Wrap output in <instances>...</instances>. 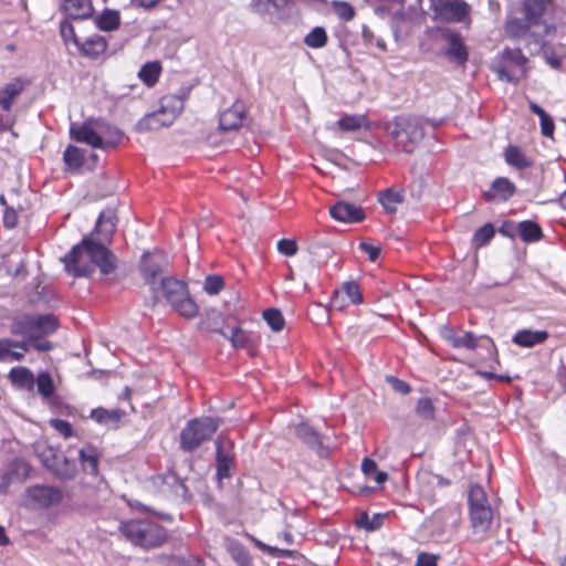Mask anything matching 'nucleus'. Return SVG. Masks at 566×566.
Masks as SVG:
<instances>
[{
  "label": "nucleus",
  "mask_w": 566,
  "mask_h": 566,
  "mask_svg": "<svg viewBox=\"0 0 566 566\" xmlns=\"http://www.w3.org/2000/svg\"><path fill=\"white\" fill-rule=\"evenodd\" d=\"M62 262L65 270L74 276H90L96 268L102 274L107 275L117 266L115 254L103 243L87 237L74 245Z\"/></svg>",
  "instance_id": "1"
},
{
  "label": "nucleus",
  "mask_w": 566,
  "mask_h": 566,
  "mask_svg": "<svg viewBox=\"0 0 566 566\" xmlns=\"http://www.w3.org/2000/svg\"><path fill=\"white\" fill-rule=\"evenodd\" d=\"M504 31L507 38L522 41L531 54H536L544 48L545 38L555 34L556 27L553 23L533 22L523 15L509 19Z\"/></svg>",
  "instance_id": "2"
},
{
  "label": "nucleus",
  "mask_w": 566,
  "mask_h": 566,
  "mask_svg": "<svg viewBox=\"0 0 566 566\" xmlns=\"http://www.w3.org/2000/svg\"><path fill=\"white\" fill-rule=\"evenodd\" d=\"M70 134L75 142L103 150L116 147L122 138L118 129L112 128L102 120H87L80 126L72 125Z\"/></svg>",
  "instance_id": "3"
},
{
  "label": "nucleus",
  "mask_w": 566,
  "mask_h": 566,
  "mask_svg": "<svg viewBox=\"0 0 566 566\" xmlns=\"http://www.w3.org/2000/svg\"><path fill=\"white\" fill-rule=\"evenodd\" d=\"M157 287L158 293L157 297L154 295L155 301H159L160 297H164L167 303L185 318H193L197 316L199 307L191 298L185 282L171 276L160 277Z\"/></svg>",
  "instance_id": "4"
},
{
  "label": "nucleus",
  "mask_w": 566,
  "mask_h": 566,
  "mask_svg": "<svg viewBox=\"0 0 566 566\" xmlns=\"http://www.w3.org/2000/svg\"><path fill=\"white\" fill-rule=\"evenodd\" d=\"M56 328L57 319L52 314L18 316L12 319L10 325L11 334L22 337L19 343L27 344V352L30 350L33 340L52 334Z\"/></svg>",
  "instance_id": "5"
},
{
  "label": "nucleus",
  "mask_w": 566,
  "mask_h": 566,
  "mask_svg": "<svg viewBox=\"0 0 566 566\" xmlns=\"http://www.w3.org/2000/svg\"><path fill=\"white\" fill-rule=\"evenodd\" d=\"M119 531L132 544L145 549L158 547L167 539L166 530L148 520L122 522Z\"/></svg>",
  "instance_id": "6"
},
{
  "label": "nucleus",
  "mask_w": 566,
  "mask_h": 566,
  "mask_svg": "<svg viewBox=\"0 0 566 566\" xmlns=\"http://www.w3.org/2000/svg\"><path fill=\"white\" fill-rule=\"evenodd\" d=\"M387 130L395 146L405 153H412L424 137L422 120L417 117H396L387 124Z\"/></svg>",
  "instance_id": "7"
},
{
  "label": "nucleus",
  "mask_w": 566,
  "mask_h": 566,
  "mask_svg": "<svg viewBox=\"0 0 566 566\" xmlns=\"http://www.w3.org/2000/svg\"><path fill=\"white\" fill-rule=\"evenodd\" d=\"M220 427V420L212 417L190 419L179 434V447L184 452L191 453L209 441Z\"/></svg>",
  "instance_id": "8"
},
{
  "label": "nucleus",
  "mask_w": 566,
  "mask_h": 566,
  "mask_svg": "<svg viewBox=\"0 0 566 566\" xmlns=\"http://www.w3.org/2000/svg\"><path fill=\"white\" fill-rule=\"evenodd\" d=\"M527 57L522 53L521 49H505L495 72L500 80L507 82H517L526 75Z\"/></svg>",
  "instance_id": "9"
},
{
  "label": "nucleus",
  "mask_w": 566,
  "mask_h": 566,
  "mask_svg": "<svg viewBox=\"0 0 566 566\" xmlns=\"http://www.w3.org/2000/svg\"><path fill=\"white\" fill-rule=\"evenodd\" d=\"M168 266V258L161 251H154L144 253L140 263V272L146 282L149 285L151 292L157 297L160 279L158 277L165 269Z\"/></svg>",
  "instance_id": "10"
},
{
  "label": "nucleus",
  "mask_w": 566,
  "mask_h": 566,
  "mask_svg": "<svg viewBox=\"0 0 566 566\" xmlns=\"http://www.w3.org/2000/svg\"><path fill=\"white\" fill-rule=\"evenodd\" d=\"M24 88L25 82L19 77L0 88V128L6 129L12 125L11 107Z\"/></svg>",
  "instance_id": "11"
},
{
  "label": "nucleus",
  "mask_w": 566,
  "mask_h": 566,
  "mask_svg": "<svg viewBox=\"0 0 566 566\" xmlns=\"http://www.w3.org/2000/svg\"><path fill=\"white\" fill-rule=\"evenodd\" d=\"M28 505L34 509H48L62 501V491L53 485H33L25 492Z\"/></svg>",
  "instance_id": "12"
},
{
  "label": "nucleus",
  "mask_w": 566,
  "mask_h": 566,
  "mask_svg": "<svg viewBox=\"0 0 566 566\" xmlns=\"http://www.w3.org/2000/svg\"><path fill=\"white\" fill-rule=\"evenodd\" d=\"M434 18L461 22L468 14V4L462 0H430Z\"/></svg>",
  "instance_id": "13"
},
{
  "label": "nucleus",
  "mask_w": 566,
  "mask_h": 566,
  "mask_svg": "<svg viewBox=\"0 0 566 566\" xmlns=\"http://www.w3.org/2000/svg\"><path fill=\"white\" fill-rule=\"evenodd\" d=\"M440 34L446 43L444 54L449 61L458 65H464L469 59V52L460 33L450 29H443Z\"/></svg>",
  "instance_id": "14"
},
{
  "label": "nucleus",
  "mask_w": 566,
  "mask_h": 566,
  "mask_svg": "<svg viewBox=\"0 0 566 566\" xmlns=\"http://www.w3.org/2000/svg\"><path fill=\"white\" fill-rule=\"evenodd\" d=\"M217 454L216 467L219 480L228 479L234 463L233 442L227 438L219 437L216 441Z\"/></svg>",
  "instance_id": "15"
},
{
  "label": "nucleus",
  "mask_w": 566,
  "mask_h": 566,
  "mask_svg": "<svg viewBox=\"0 0 566 566\" xmlns=\"http://www.w3.org/2000/svg\"><path fill=\"white\" fill-rule=\"evenodd\" d=\"M469 515L473 541L478 543L485 541L493 521L492 509L486 507L471 511Z\"/></svg>",
  "instance_id": "16"
},
{
  "label": "nucleus",
  "mask_w": 566,
  "mask_h": 566,
  "mask_svg": "<svg viewBox=\"0 0 566 566\" xmlns=\"http://www.w3.org/2000/svg\"><path fill=\"white\" fill-rule=\"evenodd\" d=\"M333 219L344 223L361 221L365 217L361 208L346 201H338L329 208Z\"/></svg>",
  "instance_id": "17"
},
{
  "label": "nucleus",
  "mask_w": 566,
  "mask_h": 566,
  "mask_svg": "<svg viewBox=\"0 0 566 566\" xmlns=\"http://www.w3.org/2000/svg\"><path fill=\"white\" fill-rule=\"evenodd\" d=\"M245 117V106L242 102H234L231 107L220 114L219 127L222 130H234L242 126Z\"/></svg>",
  "instance_id": "18"
},
{
  "label": "nucleus",
  "mask_w": 566,
  "mask_h": 566,
  "mask_svg": "<svg viewBox=\"0 0 566 566\" xmlns=\"http://www.w3.org/2000/svg\"><path fill=\"white\" fill-rule=\"evenodd\" d=\"M515 191L516 187L509 178L499 177L483 196L486 201H506L514 196Z\"/></svg>",
  "instance_id": "19"
},
{
  "label": "nucleus",
  "mask_w": 566,
  "mask_h": 566,
  "mask_svg": "<svg viewBox=\"0 0 566 566\" xmlns=\"http://www.w3.org/2000/svg\"><path fill=\"white\" fill-rule=\"evenodd\" d=\"M27 344L11 338H0V361H20L24 358Z\"/></svg>",
  "instance_id": "20"
},
{
  "label": "nucleus",
  "mask_w": 566,
  "mask_h": 566,
  "mask_svg": "<svg viewBox=\"0 0 566 566\" xmlns=\"http://www.w3.org/2000/svg\"><path fill=\"white\" fill-rule=\"evenodd\" d=\"M63 10L72 20L88 19L94 12L92 0H64Z\"/></svg>",
  "instance_id": "21"
},
{
  "label": "nucleus",
  "mask_w": 566,
  "mask_h": 566,
  "mask_svg": "<svg viewBox=\"0 0 566 566\" xmlns=\"http://www.w3.org/2000/svg\"><path fill=\"white\" fill-rule=\"evenodd\" d=\"M548 336L546 331L521 329L514 334L512 342L520 347L532 348L543 344Z\"/></svg>",
  "instance_id": "22"
},
{
  "label": "nucleus",
  "mask_w": 566,
  "mask_h": 566,
  "mask_svg": "<svg viewBox=\"0 0 566 566\" xmlns=\"http://www.w3.org/2000/svg\"><path fill=\"white\" fill-rule=\"evenodd\" d=\"M106 49L107 42L99 34L87 36L84 41L81 40L80 45L77 46L78 52L88 57H96L103 54Z\"/></svg>",
  "instance_id": "23"
},
{
  "label": "nucleus",
  "mask_w": 566,
  "mask_h": 566,
  "mask_svg": "<svg viewBox=\"0 0 566 566\" xmlns=\"http://www.w3.org/2000/svg\"><path fill=\"white\" fill-rule=\"evenodd\" d=\"M78 458L81 461L82 469L86 474H91L94 476L98 474L99 453L94 446L85 444L78 451Z\"/></svg>",
  "instance_id": "24"
},
{
  "label": "nucleus",
  "mask_w": 566,
  "mask_h": 566,
  "mask_svg": "<svg viewBox=\"0 0 566 566\" xmlns=\"http://www.w3.org/2000/svg\"><path fill=\"white\" fill-rule=\"evenodd\" d=\"M185 107V98L180 95H166L160 99L159 109L172 124Z\"/></svg>",
  "instance_id": "25"
},
{
  "label": "nucleus",
  "mask_w": 566,
  "mask_h": 566,
  "mask_svg": "<svg viewBox=\"0 0 566 566\" xmlns=\"http://www.w3.org/2000/svg\"><path fill=\"white\" fill-rule=\"evenodd\" d=\"M170 125V120H167L165 114L158 108L140 118L137 123V129L139 132L158 130Z\"/></svg>",
  "instance_id": "26"
},
{
  "label": "nucleus",
  "mask_w": 566,
  "mask_h": 566,
  "mask_svg": "<svg viewBox=\"0 0 566 566\" xmlns=\"http://www.w3.org/2000/svg\"><path fill=\"white\" fill-rule=\"evenodd\" d=\"M125 411L120 409L108 410L102 407L95 408L91 411V418L99 424L112 426L117 428L119 421L124 417Z\"/></svg>",
  "instance_id": "27"
},
{
  "label": "nucleus",
  "mask_w": 566,
  "mask_h": 566,
  "mask_svg": "<svg viewBox=\"0 0 566 566\" xmlns=\"http://www.w3.org/2000/svg\"><path fill=\"white\" fill-rule=\"evenodd\" d=\"M442 336L455 348L474 349L478 346V338L472 332L459 336L452 329L446 327Z\"/></svg>",
  "instance_id": "28"
},
{
  "label": "nucleus",
  "mask_w": 566,
  "mask_h": 566,
  "mask_svg": "<svg viewBox=\"0 0 566 566\" xmlns=\"http://www.w3.org/2000/svg\"><path fill=\"white\" fill-rule=\"evenodd\" d=\"M548 0H524L523 15L533 22L548 23L544 19Z\"/></svg>",
  "instance_id": "29"
},
{
  "label": "nucleus",
  "mask_w": 566,
  "mask_h": 566,
  "mask_svg": "<svg viewBox=\"0 0 566 566\" xmlns=\"http://www.w3.org/2000/svg\"><path fill=\"white\" fill-rule=\"evenodd\" d=\"M117 218L113 210L107 209L99 213L96 221L95 231L102 233L105 240H108L116 230Z\"/></svg>",
  "instance_id": "30"
},
{
  "label": "nucleus",
  "mask_w": 566,
  "mask_h": 566,
  "mask_svg": "<svg viewBox=\"0 0 566 566\" xmlns=\"http://www.w3.org/2000/svg\"><path fill=\"white\" fill-rule=\"evenodd\" d=\"M11 382L20 388L33 389L35 379L30 369L27 367H13L9 371Z\"/></svg>",
  "instance_id": "31"
},
{
  "label": "nucleus",
  "mask_w": 566,
  "mask_h": 566,
  "mask_svg": "<svg viewBox=\"0 0 566 566\" xmlns=\"http://www.w3.org/2000/svg\"><path fill=\"white\" fill-rule=\"evenodd\" d=\"M63 161L71 172H78L84 163V153L81 148L69 145L63 153Z\"/></svg>",
  "instance_id": "32"
},
{
  "label": "nucleus",
  "mask_w": 566,
  "mask_h": 566,
  "mask_svg": "<svg viewBox=\"0 0 566 566\" xmlns=\"http://www.w3.org/2000/svg\"><path fill=\"white\" fill-rule=\"evenodd\" d=\"M296 436L306 444L317 448L318 454L324 457L327 454L326 450L322 447L319 437L316 431L308 424L302 423L296 428Z\"/></svg>",
  "instance_id": "33"
},
{
  "label": "nucleus",
  "mask_w": 566,
  "mask_h": 566,
  "mask_svg": "<svg viewBox=\"0 0 566 566\" xmlns=\"http://www.w3.org/2000/svg\"><path fill=\"white\" fill-rule=\"evenodd\" d=\"M52 471L61 479L71 480L77 473V465L75 460H70L65 457L55 458V461L50 465Z\"/></svg>",
  "instance_id": "34"
},
{
  "label": "nucleus",
  "mask_w": 566,
  "mask_h": 566,
  "mask_svg": "<svg viewBox=\"0 0 566 566\" xmlns=\"http://www.w3.org/2000/svg\"><path fill=\"white\" fill-rule=\"evenodd\" d=\"M517 235H520L524 242H536L542 238L543 232L536 222L525 220L518 223Z\"/></svg>",
  "instance_id": "35"
},
{
  "label": "nucleus",
  "mask_w": 566,
  "mask_h": 566,
  "mask_svg": "<svg viewBox=\"0 0 566 566\" xmlns=\"http://www.w3.org/2000/svg\"><path fill=\"white\" fill-rule=\"evenodd\" d=\"M468 501H469L470 512L475 511V510L479 511L480 509L491 507V505L488 501L485 491L483 490V488L481 485H478V484L472 485L470 488Z\"/></svg>",
  "instance_id": "36"
},
{
  "label": "nucleus",
  "mask_w": 566,
  "mask_h": 566,
  "mask_svg": "<svg viewBox=\"0 0 566 566\" xmlns=\"http://www.w3.org/2000/svg\"><path fill=\"white\" fill-rule=\"evenodd\" d=\"M530 109L533 114L539 117L542 134L546 137H553L555 125L552 116L547 114L538 104L535 102L530 103Z\"/></svg>",
  "instance_id": "37"
},
{
  "label": "nucleus",
  "mask_w": 566,
  "mask_h": 566,
  "mask_svg": "<svg viewBox=\"0 0 566 566\" xmlns=\"http://www.w3.org/2000/svg\"><path fill=\"white\" fill-rule=\"evenodd\" d=\"M120 24L119 12L116 10L106 9L96 19V25L102 31H114Z\"/></svg>",
  "instance_id": "38"
},
{
  "label": "nucleus",
  "mask_w": 566,
  "mask_h": 566,
  "mask_svg": "<svg viewBox=\"0 0 566 566\" xmlns=\"http://www.w3.org/2000/svg\"><path fill=\"white\" fill-rule=\"evenodd\" d=\"M403 201V192L402 191H394L392 189H387L379 193V202L384 207V209L394 213L397 211V205Z\"/></svg>",
  "instance_id": "39"
},
{
  "label": "nucleus",
  "mask_w": 566,
  "mask_h": 566,
  "mask_svg": "<svg viewBox=\"0 0 566 566\" xmlns=\"http://www.w3.org/2000/svg\"><path fill=\"white\" fill-rule=\"evenodd\" d=\"M505 161L510 166H514L518 169L527 168L532 165V161L524 155L521 148L516 146H510L505 150Z\"/></svg>",
  "instance_id": "40"
},
{
  "label": "nucleus",
  "mask_w": 566,
  "mask_h": 566,
  "mask_svg": "<svg viewBox=\"0 0 566 566\" xmlns=\"http://www.w3.org/2000/svg\"><path fill=\"white\" fill-rule=\"evenodd\" d=\"M160 71L158 62H148L139 70L138 76L147 86H154L159 78Z\"/></svg>",
  "instance_id": "41"
},
{
  "label": "nucleus",
  "mask_w": 566,
  "mask_h": 566,
  "mask_svg": "<svg viewBox=\"0 0 566 566\" xmlns=\"http://www.w3.org/2000/svg\"><path fill=\"white\" fill-rule=\"evenodd\" d=\"M337 125L344 132H355L367 125V118L364 115H345Z\"/></svg>",
  "instance_id": "42"
},
{
  "label": "nucleus",
  "mask_w": 566,
  "mask_h": 566,
  "mask_svg": "<svg viewBox=\"0 0 566 566\" xmlns=\"http://www.w3.org/2000/svg\"><path fill=\"white\" fill-rule=\"evenodd\" d=\"M304 43L312 49H321L327 43V33L323 27H315L305 38Z\"/></svg>",
  "instance_id": "43"
},
{
  "label": "nucleus",
  "mask_w": 566,
  "mask_h": 566,
  "mask_svg": "<svg viewBox=\"0 0 566 566\" xmlns=\"http://www.w3.org/2000/svg\"><path fill=\"white\" fill-rule=\"evenodd\" d=\"M229 552L232 556V558L240 565V566H252V559L249 555L248 551L244 548L243 545H241L238 542H232L229 545Z\"/></svg>",
  "instance_id": "44"
},
{
  "label": "nucleus",
  "mask_w": 566,
  "mask_h": 566,
  "mask_svg": "<svg viewBox=\"0 0 566 566\" xmlns=\"http://www.w3.org/2000/svg\"><path fill=\"white\" fill-rule=\"evenodd\" d=\"M495 230L491 223H486L475 231L472 239V244L475 248H481L488 244L494 237Z\"/></svg>",
  "instance_id": "45"
},
{
  "label": "nucleus",
  "mask_w": 566,
  "mask_h": 566,
  "mask_svg": "<svg viewBox=\"0 0 566 566\" xmlns=\"http://www.w3.org/2000/svg\"><path fill=\"white\" fill-rule=\"evenodd\" d=\"M334 13L343 21L349 22L355 18V9L346 1L334 0L331 3Z\"/></svg>",
  "instance_id": "46"
},
{
  "label": "nucleus",
  "mask_w": 566,
  "mask_h": 566,
  "mask_svg": "<svg viewBox=\"0 0 566 566\" xmlns=\"http://www.w3.org/2000/svg\"><path fill=\"white\" fill-rule=\"evenodd\" d=\"M263 318L274 332L283 329L285 321L282 313L276 308H269L263 312Z\"/></svg>",
  "instance_id": "47"
},
{
  "label": "nucleus",
  "mask_w": 566,
  "mask_h": 566,
  "mask_svg": "<svg viewBox=\"0 0 566 566\" xmlns=\"http://www.w3.org/2000/svg\"><path fill=\"white\" fill-rule=\"evenodd\" d=\"M384 518L385 515L382 514H374L373 516H369L367 513H363L357 520V525L373 532L382 525Z\"/></svg>",
  "instance_id": "48"
},
{
  "label": "nucleus",
  "mask_w": 566,
  "mask_h": 566,
  "mask_svg": "<svg viewBox=\"0 0 566 566\" xmlns=\"http://www.w3.org/2000/svg\"><path fill=\"white\" fill-rule=\"evenodd\" d=\"M250 538L255 544V546L258 548H260L262 552L266 553L268 555H270L272 557L281 558V557H289V556L293 555V551L282 549V548H277L274 546H270L253 536H250Z\"/></svg>",
  "instance_id": "49"
},
{
  "label": "nucleus",
  "mask_w": 566,
  "mask_h": 566,
  "mask_svg": "<svg viewBox=\"0 0 566 566\" xmlns=\"http://www.w3.org/2000/svg\"><path fill=\"white\" fill-rule=\"evenodd\" d=\"M339 291L348 297L352 304L363 303V296L359 290V285L355 281H348L343 283L342 290Z\"/></svg>",
  "instance_id": "50"
},
{
  "label": "nucleus",
  "mask_w": 566,
  "mask_h": 566,
  "mask_svg": "<svg viewBox=\"0 0 566 566\" xmlns=\"http://www.w3.org/2000/svg\"><path fill=\"white\" fill-rule=\"evenodd\" d=\"M38 391L43 397L48 398L51 397L54 392V385L51 376L48 373H41L39 374L36 380H35Z\"/></svg>",
  "instance_id": "51"
},
{
  "label": "nucleus",
  "mask_w": 566,
  "mask_h": 566,
  "mask_svg": "<svg viewBox=\"0 0 566 566\" xmlns=\"http://www.w3.org/2000/svg\"><path fill=\"white\" fill-rule=\"evenodd\" d=\"M60 34L65 43L72 42L76 48L80 45L81 39L77 36L73 24L69 20L61 21Z\"/></svg>",
  "instance_id": "52"
},
{
  "label": "nucleus",
  "mask_w": 566,
  "mask_h": 566,
  "mask_svg": "<svg viewBox=\"0 0 566 566\" xmlns=\"http://www.w3.org/2000/svg\"><path fill=\"white\" fill-rule=\"evenodd\" d=\"M224 336L227 337V335ZM228 338L235 348H244L251 342V335L240 327L232 328L231 334L230 336H228Z\"/></svg>",
  "instance_id": "53"
},
{
  "label": "nucleus",
  "mask_w": 566,
  "mask_h": 566,
  "mask_svg": "<svg viewBox=\"0 0 566 566\" xmlns=\"http://www.w3.org/2000/svg\"><path fill=\"white\" fill-rule=\"evenodd\" d=\"M164 482L174 488V492L177 496L184 499L188 496V489L186 484L175 473H168L165 475Z\"/></svg>",
  "instance_id": "54"
},
{
  "label": "nucleus",
  "mask_w": 566,
  "mask_h": 566,
  "mask_svg": "<svg viewBox=\"0 0 566 566\" xmlns=\"http://www.w3.org/2000/svg\"><path fill=\"white\" fill-rule=\"evenodd\" d=\"M416 412L422 419H433L434 407L432 400L428 397L420 398L416 406Z\"/></svg>",
  "instance_id": "55"
},
{
  "label": "nucleus",
  "mask_w": 566,
  "mask_h": 566,
  "mask_svg": "<svg viewBox=\"0 0 566 566\" xmlns=\"http://www.w3.org/2000/svg\"><path fill=\"white\" fill-rule=\"evenodd\" d=\"M224 286V281L220 275H208L203 283V290L210 295L218 294Z\"/></svg>",
  "instance_id": "56"
},
{
  "label": "nucleus",
  "mask_w": 566,
  "mask_h": 566,
  "mask_svg": "<svg viewBox=\"0 0 566 566\" xmlns=\"http://www.w3.org/2000/svg\"><path fill=\"white\" fill-rule=\"evenodd\" d=\"M251 7L254 12L260 14L269 13L271 8L281 9L277 0H252Z\"/></svg>",
  "instance_id": "57"
},
{
  "label": "nucleus",
  "mask_w": 566,
  "mask_h": 566,
  "mask_svg": "<svg viewBox=\"0 0 566 566\" xmlns=\"http://www.w3.org/2000/svg\"><path fill=\"white\" fill-rule=\"evenodd\" d=\"M277 250L281 254L285 256H293L297 252V244L294 240L281 239L277 242Z\"/></svg>",
  "instance_id": "58"
},
{
  "label": "nucleus",
  "mask_w": 566,
  "mask_h": 566,
  "mask_svg": "<svg viewBox=\"0 0 566 566\" xmlns=\"http://www.w3.org/2000/svg\"><path fill=\"white\" fill-rule=\"evenodd\" d=\"M221 321V315L217 311H211L207 314V318L202 322V324L207 329L219 332V325Z\"/></svg>",
  "instance_id": "59"
},
{
  "label": "nucleus",
  "mask_w": 566,
  "mask_h": 566,
  "mask_svg": "<svg viewBox=\"0 0 566 566\" xmlns=\"http://www.w3.org/2000/svg\"><path fill=\"white\" fill-rule=\"evenodd\" d=\"M386 380H387V382H389L391 385L392 389L398 394L407 395L411 390L410 386L406 381H403L399 378H396L394 376H387Z\"/></svg>",
  "instance_id": "60"
},
{
  "label": "nucleus",
  "mask_w": 566,
  "mask_h": 566,
  "mask_svg": "<svg viewBox=\"0 0 566 566\" xmlns=\"http://www.w3.org/2000/svg\"><path fill=\"white\" fill-rule=\"evenodd\" d=\"M543 57L545 62L553 69V70H560L562 69V61L563 59L557 55L553 50L546 49L543 52Z\"/></svg>",
  "instance_id": "61"
},
{
  "label": "nucleus",
  "mask_w": 566,
  "mask_h": 566,
  "mask_svg": "<svg viewBox=\"0 0 566 566\" xmlns=\"http://www.w3.org/2000/svg\"><path fill=\"white\" fill-rule=\"evenodd\" d=\"M51 424L64 438H70L73 433L72 426L65 420L52 419Z\"/></svg>",
  "instance_id": "62"
},
{
  "label": "nucleus",
  "mask_w": 566,
  "mask_h": 566,
  "mask_svg": "<svg viewBox=\"0 0 566 566\" xmlns=\"http://www.w3.org/2000/svg\"><path fill=\"white\" fill-rule=\"evenodd\" d=\"M438 558V555L421 552L417 556L415 566H437Z\"/></svg>",
  "instance_id": "63"
},
{
  "label": "nucleus",
  "mask_w": 566,
  "mask_h": 566,
  "mask_svg": "<svg viewBox=\"0 0 566 566\" xmlns=\"http://www.w3.org/2000/svg\"><path fill=\"white\" fill-rule=\"evenodd\" d=\"M500 233L507 238H514L518 233V223H515L513 221H505L501 228Z\"/></svg>",
  "instance_id": "64"
}]
</instances>
